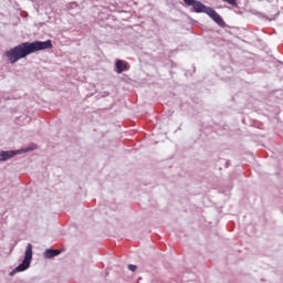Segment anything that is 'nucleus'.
Returning <instances> with one entry per match:
<instances>
[{"label": "nucleus", "instance_id": "f257e3e1", "mask_svg": "<svg viewBox=\"0 0 283 283\" xmlns=\"http://www.w3.org/2000/svg\"><path fill=\"white\" fill-rule=\"evenodd\" d=\"M51 48L52 40L44 42H23L6 51L4 56H7L9 63H17V61H21V59H25V56H30V54H34V52H41V50H51Z\"/></svg>", "mask_w": 283, "mask_h": 283}, {"label": "nucleus", "instance_id": "f03ea898", "mask_svg": "<svg viewBox=\"0 0 283 283\" xmlns=\"http://www.w3.org/2000/svg\"><path fill=\"white\" fill-rule=\"evenodd\" d=\"M192 8L195 12H198V13L205 12V14H208V17H210V19H212L214 23L219 24L221 28H224V20L219 13L214 11L213 8L207 7L198 0H195V2L192 3Z\"/></svg>", "mask_w": 283, "mask_h": 283}, {"label": "nucleus", "instance_id": "7ed1b4c3", "mask_svg": "<svg viewBox=\"0 0 283 283\" xmlns=\"http://www.w3.org/2000/svg\"><path fill=\"white\" fill-rule=\"evenodd\" d=\"M31 262H32V243H28L22 263L15 268V271L11 272V275H14V273H19L21 271H27V269H30Z\"/></svg>", "mask_w": 283, "mask_h": 283}, {"label": "nucleus", "instance_id": "20e7f679", "mask_svg": "<svg viewBox=\"0 0 283 283\" xmlns=\"http://www.w3.org/2000/svg\"><path fill=\"white\" fill-rule=\"evenodd\" d=\"M115 65L117 74H123V72H126L127 70V63H124L122 60H118Z\"/></svg>", "mask_w": 283, "mask_h": 283}, {"label": "nucleus", "instance_id": "39448f33", "mask_svg": "<svg viewBox=\"0 0 283 283\" xmlns=\"http://www.w3.org/2000/svg\"><path fill=\"white\" fill-rule=\"evenodd\" d=\"M56 255H61V250H53V249H48L44 253V258H56Z\"/></svg>", "mask_w": 283, "mask_h": 283}, {"label": "nucleus", "instance_id": "423d86ee", "mask_svg": "<svg viewBox=\"0 0 283 283\" xmlns=\"http://www.w3.org/2000/svg\"><path fill=\"white\" fill-rule=\"evenodd\" d=\"M17 156V153L14 151H2L0 153V161L9 160V158H12Z\"/></svg>", "mask_w": 283, "mask_h": 283}, {"label": "nucleus", "instance_id": "0eeeda50", "mask_svg": "<svg viewBox=\"0 0 283 283\" xmlns=\"http://www.w3.org/2000/svg\"><path fill=\"white\" fill-rule=\"evenodd\" d=\"M224 3H229L233 8H238V0H222Z\"/></svg>", "mask_w": 283, "mask_h": 283}, {"label": "nucleus", "instance_id": "6e6552de", "mask_svg": "<svg viewBox=\"0 0 283 283\" xmlns=\"http://www.w3.org/2000/svg\"><path fill=\"white\" fill-rule=\"evenodd\" d=\"M196 0H184V3H186V6H193Z\"/></svg>", "mask_w": 283, "mask_h": 283}, {"label": "nucleus", "instance_id": "1a4fd4ad", "mask_svg": "<svg viewBox=\"0 0 283 283\" xmlns=\"http://www.w3.org/2000/svg\"><path fill=\"white\" fill-rule=\"evenodd\" d=\"M128 269H129V271H136V269H138L136 265H134V264H129L128 265Z\"/></svg>", "mask_w": 283, "mask_h": 283}]
</instances>
